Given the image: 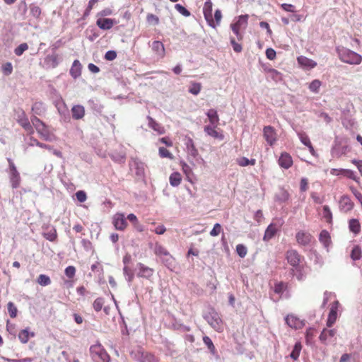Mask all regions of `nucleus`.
I'll return each mask as SVG.
<instances>
[{
    "mask_svg": "<svg viewBox=\"0 0 362 362\" xmlns=\"http://www.w3.org/2000/svg\"><path fill=\"white\" fill-rule=\"evenodd\" d=\"M339 305V303L336 300L332 303L330 311L328 315L327 326L331 327L337 320V310Z\"/></svg>",
    "mask_w": 362,
    "mask_h": 362,
    "instance_id": "nucleus-15",
    "label": "nucleus"
},
{
    "mask_svg": "<svg viewBox=\"0 0 362 362\" xmlns=\"http://www.w3.org/2000/svg\"><path fill=\"white\" fill-rule=\"evenodd\" d=\"M349 228L351 232L355 235H358L361 232V224L356 218H351L349 221Z\"/></svg>",
    "mask_w": 362,
    "mask_h": 362,
    "instance_id": "nucleus-29",
    "label": "nucleus"
},
{
    "mask_svg": "<svg viewBox=\"0 0 362 362\" xmlns=\"http://www.w3.org/2000/svg\"><path fill=\"white\" fill-rule=\"evenodd\" d=\"M112 223L115 228L119 230H124L127 226L124 214L122 213H117L113 216Z\"/></svg>",
    "mask_w": 362,
    "mask_h": 362,
    "instance_id": "nucleus-13",
    "label": "nucleus"
},
{
    "mask_svg": "<svg viewBox=\"0 0 362 362\" xmlns=\"http://www.w3.org/2000/svg\"><path fill=\"white\" fill-rule=\"evenodd\" d=\"M221 18H222L221 11L219 9L216 10L215 13H214V26H211V27L214 28H216L218 25H219L221 21Z\"/></svg>",
    "mask_w": 362,
    "mask_h": 362,
    "instance_id": "nucleus-53",
    "label": "nucleus"
},
{
    "mask_svg": "<svg viewBox=\"0 0 362 362\" xmlns=\"http://www.w3.org/2000/svg\"><path fill=\"white\" fill-rule=\"evenodd\" d=\"M159 156L161 158H168L170 160L174 158L173 155L165 148L160 147L158 150Z\"/></svg>",
    "mask_w": 362,
    "mask_h": 362,
    "instance_id": "nucleus-47",
    "label": "nucleus"
},
{
    "mask_svg": "<svg viewBox=\"0 0 362 362\" xmlns=\"http://www.w3.org/2000/svg\"><path fill=\"white\" fill-rule=\"evenodd\" d=\"M147 118L148 120V126L151 129L158 132L159 134H163L165 133V129L163 126L155 121L152 117L148 116Z\"/></svg>",
    "mask_w": 362,
    "mask_h": 362,
    "instance_id": "nucleus-28",
    "label": "nucleus"
},
{
    "mask_svg": "<svg viewBox=\"0 0 362 362\" xmlns=\"http://www.w3.org/2000/svg\"><path fill=\"white\" fill-rule=\"evenodd\" d=\"M336 334V330L334 329H324L320 335V340L322 342V343H325L327 339L329 338V337H332L335 335Z\"/></svg>",
    "mask_w": 362,
    "mask_h": 362,
    "instance_id": "nucleus-33",
    "label": "nucleus"
},
{
    "mask_svg": "<svg viewBox=\"0 0 362 362\" xmlns=\"http://www.w3.org/2000/svg\"><path fill=\"white\" fill-rule=\"evenodd\" d=\"M138 361L139 362H159L158 358H157L154 354L147 351L139 352Z\"/></svg>",
    "mask_w": 362,
    "mask_h": 362,
    "instance_id": "nucleus-19",
    "label": "nucleus"
},
{
    "mask_svg": "<svg viewBox=\"0 0 362 362\" xmlns=\"http://www.w3.org/2000/svg\"><path fill=\"white\" fill-rule=\"evenodd\" d=\"M230 44L233 47V50L237 52L240 53L243 50V47L240 44L238 43L235 40L233 37L230 38Z\"/></svg>",
    "mask_w": 362,
    "mask_h": 362,
    "instance_id": "nucleus-58",
    "label": "nucleus"
},
{
    "mask_svg": "<svg viewBox=\"0 0 362 362\" xmlns=\"http://www.w3.org/2000/svg\"><path fill=\"white\" fill-rule=\"evenodd\" d=\"M72 118L76 120L81 119L85 116V108L83 105H74L71 110Z\"/></svg>",
    "mask_w": 362,
    "mask_h": 362,
    "instance_id": "nucleus-21",
    "label": "nucleus"
},
{
    "mask_svg": "<svg viewBox=\"0 0 362 362\" xmlns=\"http://www.w3.org/2000/svg\"><path fill=\"white\" fill-rule=\"evenodd\" d=\"M115 21L111 18H98L96 25L102 30H110L115 24Z\"/></svg>",
    "mask_w": 362,
    "mask_h": 362,
    "instance_id": "nucleus-22",
    "label": "nucleus"
},
{
    "mask_svg": "<svg viewBox=\"0 0 362 362\" xmlns=\"http://www.w3.org/2000/svg\"><path fill=\"white\" fill-rule=\"evenodd\" d=\"M263 136L269 146H273L277 141V134L272 126H265L263 129Z\"/></svg>",
    "mask_w": 362,
    "mask_h": 362,
    "instance_id": "nucleus-9",
    "label": "nucleus"
},
{
    "mask_svg": "<svg viewBox=\"0 0 362 362\" xmlns=\"http://www.w3.org/2000/svg\"><path fill=\"white\" fill-rule=\"evenodd\" d=\"M354 204L347 195H343L341 197L339 202V206L341 211L347 213L351 211L354 208Z\"/></svg>",
    "mask_w": 362,
    "mask_h": 362,
    "instance_id": "nucleus-14",
    "label": "nucleus"
},
{
    "mask_svg": "<svg viewBox=\"0 0 362 362\" xmlns=\"http://www.w3.org/2000/svg\"><path fill=\"white\" fill-rule=\"evenodd\" d=\"M249 16L247 14L240 15L236 22L230 24V28L233 33L236 35L238 41L243 39V34L241 33V29H245L248 24Z\"/></svg>",
    "mask_w": 362,
    "mask_h": 362,
    "instance_id": "nucleus-4",
    "label": "nucleus"
},
{
    "mask_svg": "<svg viewBox=\"0 0 362 362\" xmlns=\"http://www.w3.org/2000/svg\"><path fill=\"white\" fill-rule=\"evenodd\" d=\"M299 65L304 69H311L317 66V63L311 59L304 56H300L297 58Z\"/></svg>",
    "mask_w": 362,
    "mask_h": 362,
    "instance_id": "nucleus-20",
    "label": "nucleus"
},
{
    "mask_svg": "<svg viewBox=\"0 0 362 362\" xmlns=\"http://www.w3.org/2000/svg\"><path fill=\"white\" fill-rule=\"evenodd\" d=\"M236 252L240 257L243 258L247 254V249L244 245L238 244L236 245Z\"/></svg>",
    "mask_w": 362,
    "mask_h": 362,
    "instance_id": "nucleus-48",
    "label": "nucleus"
},
{
    "mask_svg": "<svg viewBox=\"0 0 362 362\" xmlns=\"http://www.w3.org/2000/svg\"><path fill=\"white\" fill-rule=\"evenodd\" d=\"M154 252L156 255L162 258L166 255H168L169 252L168 250L163 246L156 244L154 249Z\"/></svg>",
    "mask_w": 362,
    "mask_h": 362,
    "instance_id": "nucleus-37",
    "label": "nucleus"
},
{
    "mask_svg": "<svg viewBox=\"0 0 362 362\" xmlns=\"http://www.w3.org/2000/svg\"><path fill=\"white\" fill-rule=\"evenodd\" d=\"M207 322L216 332H222L223 331V322L217 313L210 314V315L207 317Z\"/></svg>",
    "mask_w": 362,
    "mask_h": 362,
    "instance_id": "nucleus-6",
    "label": "nucleus"
},
{
    "mask_svg": "<svg viewBox=\"0 0 362 362\" xmlns=\"http://www.w3.org/2000/svg\"><path fill=\"white\" fill-rule=\"evenodd\" d=\"M212 2L211 0H206L203 7V13L205 20L209 26H214V21L212 16Z\"/></svg>",
    "mask_w": 362,
    "mask_h": 362,
    "instance_id": "nucleus-12",
    "label": "nucleus"
},
{
    "mask_svg": "<svg viewBox=\"0 0 362 362\" xmlns=\"http://www.w3.org/2000/svg\"><path fill=\"white\" fill-rule=\"evenodd\" d=\"M292 273L296 276L298 281H303L306 276V272L305 270V265L301 264L297 267H294L291 269Z\"/></svg>",
    "mask_w": 362,
    "mask_h": 362,
    "instance_id": "nucleus-23",
    "label": "nucleus"
},
{
    "mask_svg": "<svg viewBox=\"0 0 362 362\" xmlns=\"http://www.w3.org/2000/svg\"><path fill=\"white\" fill-rule=\"evenodd\" d=\"M269 73L270 74L272 78L276 81H281L282 79L281 74L276 69H269Z\"/></svg>",
    "mask_w": 362,
    "mask_h": 362,
    "instance_id": "nucleus-56",
    "label": "nucleus"
},
{
    "mask_svg": "<svg viewBox=\"0 0 362 362\" xmlns=\"http://www.w3.org/2000/svg\"><path fill=\"white\" fill-rule=\"evenodd\" d=\"M277 230H278V228H277V226L276 224H274V223L269 224L265 230L263 240L265 241L269 240L275 235Z\"/></svg>",
    "mask_w": 362,
    "mask_h": 362,
    "instance_id": "nucleus-26",
    "label": "nucleus"
},
{
    "mask_svg": "<svg viewBox=\"0 0 362 362\" xmlns=\"http://www.w3.org/2000/svg\"><path fill=\"white\" fill-rule=\"evenodd\" d=\"M92 359L95 362H109L110 357L106 350L100 343H96L90 347Z\"/></svg>",
    "mask_w": 362,
    "mask_h": 362,
    "instance_id": "nucleus-3",
    "label": "nucleus"
},
{
    "mask_svg": "<svg viewBox=\"0 0 362 362\" xmlns=\"http://www.w3.org/2000/svg\"><path fill=\"white\" fill-rule=\"evenodd\" d=\"M321 85L322 82L320 80H313L309 85V89L311 92L317 93L319 92Z\"/></svg>",
    "mask_w": 362,
    "mask_h": 362,
    "instance_id": "nucleus-45",
    "label": "nucleus"
},
{
    "mask_svg": "<svg viewBox=\"0 0 362 362\" xmlns=\"http://www.w3.org/2000/svg\"><path fill=\"white\" fill-rule=\"evenodd\" d=\"M17 122L28 134H33L34 130L33 125L30 124L28 117L23 110H19L18 111Z\"/></svg>",
    "mask_w": 362,
    "mask_h": 362,
    "instance_id": "nucleus-5",
    "label": "nucleus"
},
{
    "mask_svg": "<svg viewBox=\"0 0 362 362\" xmlns=\"http://www.w3.org/2000/svg\"><path fill=\"white\" fill-rule=\"evenodd\" d=\"M302 349V344L300 342H296L290 354V357L294 361L297 360L300 356Z\"/></svg>",
    "mask_w": 362,
    "mask_h": 362,
    "instance_id": "nucleus-36",
    "label": "nucleus"
},
{
    "mask_svg": "<svg viewBox=\"0 0 362 362\" xmlns=\"http://www.w3.org/2000/svg\"><path fill=\"white\" fill-rule=\"evenodd\" d=\"M103 304H104L103 298H98L94 300V302L93 303V307L96 312H99L101 310V309L103 306Z\"/></svg>",
    "mask_w": 362,
    "mask_h": 362,
    "instance_id": "nucleus-51",
    "label": "nucleus"
},
{
    "mask_svg": "<svg viewBox=\"0 0 362 362\" xmlns=\"http://www.w3.org/2000/svg\"><path fill=\"white\" fill-rule=\"evenodd\" d=\"M31 122L41 139L45 141H52L54 135L51 133L47 125L36 116L31 117Z\"/></svg>",
    "mask_w": 362,
    "mask_h": 362,
    "instance_id": "nucleus-2",
    "label": "nucleus"
},
{
    "mask_svg": "<svg viewBox=\"0 0 362 362\" xmlns=\"http://www.w3.org/2000/svg\"><path fill=\"white\" fill-rule=\"evenodd\" d=\"M293 163L291 156L287 152H283L278 160L280 167L284 169L290 168L293 165Z\"/></svg>",
    "mask_w": 362,
    "mask_h": 362,
    "instance_id": "nucleus-16",
    "label": "nucleus"
},
{
    "mask_svg": "<svg viewBox=\"0 0 362 362\" xmlns=\"http://www.w3.org/2000/svg\"><path fill=\"white\" fill-rule=\"evenodd\" d=\"M7 309L9 316L11 318H15L17 316L18 309L13 302L7 303Z\"/></svg>",
    "mask_w": 362,
    "mask_h": 362,
    "instance_id": "nucleus-44",
    "label": "nucleus"
},
{
    "mask_svg": "<svg viewBox=\"0 0 362 362\" xmlns=\"http://www.w3.org/2000/svg\"><path fill=\"white\" fill-rule=\"evenodd\" d=\"M153 54L159 59H163L165 56V49L162 42L154 40L150 45Z\"/></svg>",
    "mask_w": 362,
    "mask_h": 362,
    "instance_id": "nucleus-11",
    "label": "nucleus"
},
{
    "mask_svg": "<svg viewBox=\"0 0 362 362\" xmlns=\"http://www.w3.org/2000/svg\"><path fill=\"white\" fill-rule=\"evenodd\" d=\"M204 132L207 135L216 139L221 141L224 139V135L221 131H219V129H218L217 127L206 125L204 127Z\"/></svg>",
    "mask_w": 362,
    "mask_h": 362,
    "instance_id": "nucleus-18",
    "label": "nucleus"
},
{
    "mask_svg": "<svg viewBox=\"0 0 362 362\" xmlns=\"http://www.w3.org/2000/svg\"><path fill=\"white\" fill-rule=\"evenodd\" d=\"M46 61L50 63L52 67H56L59 64L57 54L49 55L46 58Z\"/></svg>",
    "mask_w": 362,
    "mask_h": 362,
    "instance_id": "nucleus-54",
    "label": "nucleus"
},
{
    "mask_svg": "<svg viewBox=\"0 0 362 362\" xmlns=\"http://www.w3.org/2000/svg\"><path fill=\"white\" fill-rule=\"evenodd\" d=\"M35 336L34 332H29L28 329H24L19 332L18 333V339L23 344H26L28 341L30 337H33Z\"/></svg>",
    "mask_w": 362,
    "mask_h": 362,
    "instance_id": "nucleus-27",
    "label": "nucleus"
},
{
    "mask_svg": "<svg viewBox=\"0 0 362 362\" xmlns=\"http://www.w3.org/2000/svg\"><path fill=\"white\" fill-rule=\"evenodd\" d=\"M76 197L77 200L80 202H84L87 199L86 192L82 190L78 191L76 193Z\"/></svg>",
    "mask_w": 362,
    "mask_h": 362,
    "instance_id": "nucleus-64",
    "label": "nucleus"
},
{
    "mask_svg": "<svg viewBox=\"0 0 362 362\" xmlns=\"http://www.w3.org/2000/svg\"><path fill=\"white\" fill-rule=\"evenodd\" d=\"M10 180L13 188H17L21 183V177L18 172L10 175Z\"/></svg>",
    "mask_w": 362,
    "mask_h": 362,
    "instance_id": "nucleus-38",
    "label": "nucleus"
},
{
    "mask_svg": "<svg viewBox=\"0 0 362 362\" xmlns=\"http://www.w3.org/2000/svg\"><path fill=\"white\" fill-rule=\"evenodd\" d=\"M286 259L288 263L293 267L301 264L303 257L296 250H288L286 252Z\"/></svg>",
    "mask_w": 362,
    "mask_h": 362,
    "instance_id": "nucleus-7",
    "label": "nucleus"
},
{
    "mask_svg": "<svg viewBox=\"0 0 362 362\" xmlns=\"http://www.w3.org/2000/svg\"><path fill=\"white\" fill-rule=\"evenodd\" d=\"M169 182L171 186L177 187L182 182V175L178 172L173 173L169 177Z\"/></svg>",
    "mask_w": 362,
    "mask_h": 362,
    "instance_id": "nucleus-30",
    "label": "nucleus"
},
{
    "mask_svg": "<svg viewBox=\"0 0 362 362\" xmlns=\"http://www.w3.org/2000/svg\"><path fill=\"white\" fill-rule=\"evenodd\" d=\"M285 289V285L283 282H279L275 284L274 291L276 293L280 294L284 292Z\"/></svg>",
    "mask_w": 362,
    "mask_h": 362,
    "instance_id": "nucleus-63",
    "label": "nucleus"
},
{
    "mask_svg": "<svg viewBox=\"0 0 362 362\" xmlns=\"http://www.w3.org/2000/svg\"><path fill=\"white\" fill-rule=\"evenodd\" d=\"M351 257L353 260H358L361 257V250L358 245H355L351 252Z\"/></svg>",
    "mask_w": 362,
    "mask_h": 362,
    "instance_id": "nucleus-43",
    "label": "nucleus"
},
{
    "mask_svg": "<svg viewBox=\"0 0 362 362\" xmlns=\"http://www.w3.org/2000/svg\"><path fill=\"white\" fill-rule=\"evenodd\" d=\"M203 342L206 346V347L208 348L209 352L213 356H216L217 355V350H216V349L213 341H211V339H210L209 337L204 336L203 337Z\"/></svg>",
    "mask_w": 362,
    "mask_h": 362,
    "instance_id": "nucleus-32",
    "label": "nucleus"
},
{
    "mask_svg": "<svg viewBox=\"0 0 362 362\" xmlns=\"http://www.w3.org/2000/svg\"><path fill=\"white\" fill-rule=\"evenodd\" d=\"M146 20L148 23L153 24V25H157L159 23V18L157 16L148 13L146 16Z\"/></svg>",
    "mask_w": 362,
    "mask_h": 362,
    "instance_id": "nucleus-59",
    "label": "nucleus"
},
{
    "mask_svg": "<svg viewBox=\"0 0 362 362\" xmlns=\"http://www.w3.org/2000/svg\"><path fill=\"white\" fill-rule=\"evenodd\" d=\"M222 231L221 226L219 223H216L213 229L210 231V235L213 237L218 236Z\"/></svg>",
    "mask_w": 362,
    "mask_h": 362,
    "instance_id": "nucleus-60",
    "label": "nucleus"
},
{
    "mask_svg": "<svg viewBox=\"0 0 362 362\" xmlns=\"http://www.w3.org/2000/svg\"><path fill=\"white\" fill-rule=\"evenodd\" d=\"M323 217L326 219L327 222L330 223L332 221V214L327 205L323 206Z\"/></svg>",
    "mask_w": 362,
    "mask_h": 362,
    "instance_id": "nucleus-50",
    "label": "nucleus"
},
{
    "mask_svg": "<svg viewBox=\"0 0 362 362\" xmlns=\"http://www.w3.org/2000/svg\"><path fill=\"white\" fill-rule=\"evenodd\" d=\"M286 323L291 328L295 329H300L305 326V322L297 316L290 314L286 318Z\"/></svg>",
    "mask_w": 362,
    "mask_h": 362,
    "instance_id": "nucleus-10",
    "label": "nucleus"
},
{
    "mask_svg": "<svg viewBox=\"0 0 362 362\" xmlns=\"http://www.w3.org/2000/svg\"><path fill=\"white\" fill-rule=\"evenodd\" d=\"M2 70L6 75H9L13 71V66L11 63L7 62L2 66Z\"/></svg>",
    "mask_w": 362,
    "mask_h": 362,
    "instance_id": "nucleus-62",
    "label": "nucleus"
},
{
    "mask_svg": "<svg viewBox=\"0 0 362 362\" xmlns=\"http://www.w3.org/2000/svg\"><path fill=\"white\" fill-rule=\"evenodd\" d=\"M37 282L42 286H48L51 284L50 278L45 274H40L37 279Z\"/></svg>",
    "mask_w": 362,
    "mask_h": 362,
    "instance_id": "nucleus-42",
    "label": "nucleus"
},
{
    "mask_svg": "<svg viewBox=\"0 0 362 362\" xmlns=\"http://www.w3.org/2000/svg\"><path fill=\"white\" fill-rule=\"evenodd\" d=\"M344 175L357 182H359V178L355 175L354 172L351 170L346 169Z\"/></svg>",
    "mask_w": 362,
    "mask_h": 362,
    "instance_id": "nucleus-61",
    "label": "nucleus"
},
{
    "mask_svg": "<svg viewBox=\"0 0 362 362\" xmlns=\"http://www.w3.org/2000/svg\"><path fill=\"white\" fill-rule=\"evenodd\" d=\"M337 52L339 59L344 63L358 65L362 62V56L349 49L342 47Z\"/></svg>",
    "mask_w": 362,
    "mask_h": 362,
    "instance_id": "nucleus-1",
    "label": "nucleus"
},
{
    "mask_svg": "<svg viewBox=\"0 0 362 362\" xmlns=\"http://www.w3.org/2000/svg\"><path fill=\"white\" fill-rule=\"evenodd\" d=\"M32 111L37 115H41L45 112V107L43 103L41 102H36L33 105Z\"/></svg>",
    "mask_w": 362,
    "mask_h": 362,
    "instance_id": "nucleus-40",
    "label": "nucleus"
},
{
    "mask_svg": "<svg viewBox=\"0 0 362 362\" xmlns=\"http://www.w3.org/2000/svg\"><path fill=\"white\" fill-rule=\"evenodd\" d=\"M64 273L68 278L72 279L76 274V268L74 266H69L65 269Z\"/></svg>",
    "mask_w": 362,
    "mask_h": 362,
    "instance_id": "nucleus-57",
    "label": "nucleus"
},
{
    "mask_svg": "<svg viewBox=\"0 0 362 362\" xmlns=\"http://www.w3.org/2000/svg\"><path fill=\"white\" fill-rule=\"evenodd\" d=\"M137 266L139 268L137 276L139 277L149 279L153 276L154 273L153 269L146 266L143 263H139Z\"/></svg>",
    "mask_w": 362,
    "mask_h": 362,
    "instance_id": "nucleus-17",
    "label": "nucleus"
},
{
    "mask_svg": "<svg viewBox=\"0 0 362 362\" xmlns=\"http://www.w3.org/2000/svg\"><path fill=\"white\" fill-rule=\"evenodd\" d=\"M298 136L300 141L306 146H310L311 142L308 135L303 132H298Z\"/></svg>",
    "mask_w": 362,
    "mask_h": 362,
    "instance_id": "nucleus-52",
    "label": "nucleus"
},
{
    "mask_svg": "<svg viewBox=\"0 0 362 362\" xmlns=\"http://www.w3.org/2000/svg\"><path fill=\"white\" fill-rule=\"evenodd\" d=\"M319 240L325 247L329 246L331 243V238L329 232L326 230H322L320 233Z\"/></svg>",
    "mask_w": 362,
    "mask_h": 362,
    "instance_id": "nucleus-34",
    "label": "nucleus"
},
{
    "mask_svg": "<svg viewBox=\"0 0 362 362\" xmlns=\"http://www.w3.org/2000/svg\"><path fill=\"white\" fill-rule=\"evenodd\" d=\"M43 237L51 242H54L57 239V230L54 226L47 227L42 233Z\"/></svg>",
    "mask_w": 362,
    "mask_h": 362,
    "instance_id": "nucleus-25",
    "label": "nucleus"
},
{
    "mask_svg": "<svg viewBox=\"0 0 362 362\" xmlns=\"http://www.w3.org/2000/svg\"><path fill=\"white\" fill-rule=\"evenodd\" d=\"M210 126L218 127L219 124V117L215 109H209L206 112Z\"/></svg>",
    "mask_w": 362,
    "mask_h": 362,
    "instance_id": "nucleus-24",
    "label": "nucleus"
},
{
    "mask_svg": "<svg viewBox=\"0 0 362 362\" xmlns=\"http://www.w3.org/2000/svg\"><path fill=\"white\" fill-rule=\"evenodd\" d=\"M70 73L74 78H76L81 74V63L78 60L76 59L73 62Z\"/></svg>",
    "mask_w": 362,
    "mask_h": 362,
    "instance_id": "nucleus-35",
    "label": "nucleus"
},
{
    "mask_svg": "<svg viewBox=\"0 0 362 362\" xmlns=\"http://www.w3.org/2000/svg\"><path fill=\"white\" fill-rule=\"evenodd\" d=\"M202 90V84L192 81L189 88V92L194 95H197Z\"/></svg>",
    "mask_w": 362,
    "mask_h": 362,
    "instance_id": "nucleus-39",
    "label": "nucleus"
},
{
    "mask_svg": "<svg viewBox=\"0 0 362 362\" xmlns=\"http://www.w3.org/2000/svg\"><path fill=\"white\" fill-rule=\"evenodd\" d=\"M29 145L32 146L35 145V146H39L40 148H45V149H47V150H52V149L51 146H49L47 144L41 143L37 139H35L33 137H30V138Z\"/></svg>",
    "mask_w": 362,
    "mask_h": 362,
    "instance_id": "nucleus-41",
    "label": "nucleus"
},
{
    "mask_svg": "<svg viewBox=\"0 0 362 362\" xmlns=\"http://www.w3.org/2000/svg\"><path fill=\"white\" fill-rule=\"evenodd\" d=\"M186 148L188 153L193 158H196L198 156V150L194 146V141L192 139L189 138L186 143Z\"/></svg>",
    "mask_w": 362,
    "mask_h": 362,
    "instance_id": "nucleus-31",
    "label": "nucleus"
},
{
    "mask_svg": "<svg viewBox=\"0 0 362 362\" xmlns=\"http://www.w3.org/2000/svg\"><path fill=\"white\" fill-rule=\"evenodd\" d=\"M161 259L162 262L165 264V265L168 268L171 269L175 262V258L170 253H168V255H166L162 257Z\"/></svg>",
    "mask_w": 362,
    "mask_h": 362,
    "instance_id": "nucleus-46",
    "label": "nucleus"
},
{
    "mask_svg": "<svg viewBox=\"0 0 362 362\" xmlns=\"http://www.w3.org/2000/svg\"><path fill=\"white\" fill-rule=\"evenodd\" d=\"M28 49V45L27 43H21L20 45H18L15 49L14 53L17 56H21L23 54V53L26 51Z\"/></svg>",
    "mask_w": 362,
    "mask_h": 362,
    "instance_id": "nucleus-49",
    "label": "nucleus"
},
{
    "mask_svg": "<svg viewBox=\"0 0 362 362\" xmlns=\"http://www.w3.org/2000/svg\"><path fill=\"white\" fill-rule=\"evenodd\" d=\"M313 239V235L308 231L300 230L296 233V240L300 246L309 245Z\"/></svg>",
    "mask_w": 362,
    "mask_h": 362,
    "instance_id": "nucleus-8",
    "label": "nucleus"
},
{
    "mask_svg": "<svg viewBox=\"0 0 362 362\" xmlns=\"http://www.w3.org/2000/svg\"><path fill=\"white\" fill-rule=\"evenodd\" d=\"M175 9L182 15L185 17H188L190 16V12L181 4H177L175 6Z\"/></svg>",
    "mask_w": 362,
    "mask_h": 362,
    "instance_id": "nucleus-55",
    "label": "nucleus"
}]
</instances>
